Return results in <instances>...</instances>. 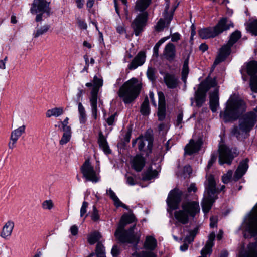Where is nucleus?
<instances>
[{
	"label": "nucleus",
	"instance_id": "e433bc0d",
	"mask_svg": "<svg viewBox=\"0 0 257 257\" xmlns=\"http://www.w3.org/2000/svg\"><path fill=\"white\" fill-rule=\"evenodd\" d=\"M216 85L217 82L215 79H208L205 81L201 82L199 86H203L202 88L207 92L210 88L215 87Z\"/></svg>",
	"mask_w": 257,
	"mask_h": 257
},
{
	"label": "nucleus",
	"instance_id": "0e129e2a",
	"mask_svg": "<svg viewBox=\"0 0 257 257\" xmlns=\"http://www.w3.org/2000/svg\"><path fill=\"white\" fill-rule=\"evenodd\" d=\"M158 130L159 132H162L163 133H165L168 130V125L162 123L159 125Z\"/></svg>",
	"mask_w": 257,
	"mask_h": 257
},
{
	"label": "nucleus",
	"instance_id": "bb28decb",
	"mask_svg": "<svg viewBox=\"0 0 257 257\" xmlns=\"http://www.w3.org/2000/svg\"><path fill=\"white\" fill-rule=\"evenodd\" d=\"M231 47V46H230L227 43V45L221 47L219 53L214 62V65H216L225 59L226 57L230 54Z\"/></svg>",
	"mask_w": 257,
	"mask_h": 257
},
{
	"label": "nucleus",
	"instance_id": "5701e85b",
	"mask_svg": "<svg viewBox=\"0 0 257 257\" xmlns=\"http://www.w3.org/2000/svg\"><path fill=\"white\" fill-rule=\"evenodd\" d=\"M163 55L165 59L169 61H173L176 57L175 45L172 43H168L164 48Z\"/></svg>",
	"mask_w": 257,
	"mask_h": 257
},
{
	"label": "nucleus",
	"instance_id": "ddd939ff",
	"mask_svg": "<svg viewBox=\"0 0 257 257\" xmlns=\"http://www.w3.org/2000/svg\"><path fill=\"white\" fill-rule=\"evenodd\" d=\"M219 162L220 165L224 163L231 164L234 157L232 152L226 146L222 145L219 148Z\"/></svg>",
	"mask_w": 257,
	"mask_h": 257
},
{
	"label": "nucleus",
	"instance_id": "aec40b11",
	"mask_svg": "<svg viewBox=\"0 0 257 257\" xmlns=\"http://www.w3.org/2000/svg\"><path fill=\"white\" fill-rule=\"evenodd\" d=\"M159 107L157 115L159 121L163 120L166 116V105L165 96L163 92H158Z\"/></svg>",
	"mask_w": 257,
	"mask_h": 257
},
{
	"label": "nucleus",
	"instance_id": "774afa93",
	"mask_svg": "<svg viewBox=\"0 0 257 257\" xmlns=\"http://www.w3.org/2000/svg\"><path fill=\"white\" fill-rule=\"evenodd\" d=\"M182 120H183V113H182V112H180L179 114H178V115L177 116L176 125L177 126H179L182 123Z\"/></svg>",
	"mask_w": 257,
	"mask_h": 257
},
{
	"label": "nucleus",
	"instance_id": "79ce46f5",
	"mask_svg": "<svg viewBox=\"0 0 257 257\" xmlns=\"http://www.w3.org/2000/svg\"><path fill=\"white\" fill-rule=\"evenodd\" d=\"M78 111L80 122L84 124L85 123L87 118L85 108L81 102L78 103Z\"/></svg>",
	"mask_w": 257,
	"mask_h": 257
},
{
	"label": "nucleus",
	"instance_id": "0eeeda50",
	"mask_svg": "<svg viewBox=\"0 0 257 257\" xmlns=\"http://www.w3.org/2000/svg\"><path fill=\"white\" fill-rule=\"evenodd\" d=\"M94 86L91 91L90 103L92 117L96 120L99 115L97 108V95L99 88L103 85V80L95 76L93 78Z\"/></svg>",
	"mask_w": 257,
	"mask_h": 257
},
{
	"label": "nucleus",
	"instance_id": "39448f33",
	"mask_svg": "<svg viewBox=\"0 0 257 257\" xmlns=\"http://www.w3.org/2000/svg\"><path fill=\"white\" fill-rule=\"evenodd\" d=\"M231 27H233V23L227 18H222L214 27H207L200 29L198 32L200 37L203 39L214 38Z\"/></svg>",
	"mask_w": 257,
	"mask_h": 257
},
{
	"label": "nucleus",
	"instance_id": "052dcab7",
	"mask_svg": "<svg viewBox=\"0 0 257 257\" xmlns=\"http://www.w3.org/2000/svg\"><path fill=\"white\" fill-rule=\"evenodd\" d=\"M70 231L72 235L75 236L78 233V227L76 225H73L70 227Z\"/></svg>",
	"mask_w": 257,
	"mask_h": 257
},
{
	"label": "nucleus",
	"instance_id": "1a4fd4ad",
	"mask_svg": "<svg viewBox=\"0 0 257 257\" xmlns=\"http://www.w3.org/2000/svg\"><path fill=\"white\" fill-rule=\"evenodd\" d=\"M252 211L243 226V229L244 231L248 232L252 236H254L257 235V217L255 216L257 215V204Z\"/></svg>",
	"mask_w": 257,
	"mask_h": 257
},
{
	"label": "nucleus",
	"instance_id": "9d476101",
	"mask_svg": "<svg viewBox=\"0 0 257 257\" xmlns=\"http://www.w3.org/2000/svg\"><path fill=\"white\" fill-rule=\"evenodd\" d=\"M81 171L83 177L87 181L96 183L100 180V176L94 169L89 160H86L81 167Z\"/></svg>",
	"mask_w": 257,
	"mask_h": 257
},
{
	"label": "nucleus",
	"instance_id": "3c124183",
	"mask_svg": "<svg viewBox=\"0 0 257 257\" xmlns=\"http://www.w3.org/2000/svg\"><path fill=\"white\" fill-rule=\"evenodd\" d=\"M233 172L232 170H229L225 174H224L222 177V181L227 184L229 183L232 178Z\"/></svg>",
	"mask_w": 257,
	"mask_h": 257
},
{
	"label": "nucleus",
	"instance_id": "49530a36",
	"mask_svg": "<svg viewBox=\"0 0 257 257\" xmlns=\"http://www.w3.org/2000/svg\"><path fill=\"white\" fill-rule=\"evenodd\" d=\"M95 251L97 257H105L104 246L101 242H97Z\"/></svg>",
	"mask_w": 257,
	"mask_h": 257
},
{
	"label": "nucleus",
	"instance_id": "37998d69",
	"mask_svg": "<svg viewBox=\"0 0 257 257\" xmlns=\"http://www.w3.org/2000/svg\"><path fill=\"white\" fill-rule=\"evenodd\" d=\"M246 29L252 35L257 36V19L249 22Z\"/></svg>",
	"mask_w": 257,
	"mask_h": 257
},
{
	"label": "nucleus",
	"instance_id": "6e6552de",
	"mask_svg": "<svg viewBox=\"0 0 257 257\" xmlns=\"http://www.w3.org/2000/svg\"><path fill=\"white\" fill-rule=\"evenodd\" d=\"M50 11L49 3L45 0H34L30 9L31 13L37 14V22L42 21V15L44 13L49 15Z\"/></svg>",
	"mask_w": 257,
	"mask_h": 257
},
{
	"label": "nucleus",
	"instance_id": "c03bdc74",
	"mask_svg": "<svg viewBox=\"0 0 257 257\" xmlns=\"http://www.w3.org/2000/svg\"><path fill=\"white\" fill-rule=\"evenodd\" d=\"M189 61L188 59H186L183 64L182 71V80L184 82H186L188 74L189 73L188 67Z\"/></svg>",
	"mask_w": 257,
	"mask_h": 257
},
{
	"label": "nucleus",
	"instance_id": "7c9ffc66",
	"mask_svg": "<svg viewBox=\"0 0 257 257\" xmlns=\"http://www.w3.org/2000/svg\"><path fill=\"white\" fill-rule=\"evenodd\" d=\"M203 86H199L198 90L195 92V101L196 105L200 107L205 101L206 90L202 88Z\"/></svg>",
	"mask_w": 257,
	"mask_h": 257
},
{
	"label": "nucleus",
	"instance_id": "cd10ccee",
	"mask_svg": "<svg viewBox=\"0 0 257 257\" xmlns=\"http://www.w3.org/2000/svg\"><path fill=\"white\" fill-rule=\"evenodd\" d=\"M131 164L136 171L140 172L145 166V159L143 156L137 155L133 159Z\"/></svg>",
	"mask_w": 257,
	"mask_h": 257
},
{
	"label": "nucleus",
	"instance_id": "4c0bfd02",
	"mask_svg": "<svg viewBox=\"0 0 257 257\" xmlns=\"http://www.w3.org/2000/svg\"><path fill=\"white\" fill-rule=\"evenodd\" d=\"M215 237V234L214 232L211 233L208 236V239L207 241L205 246L203 248L207 250L210 253L212 252V247L214 245V240Z\"/></svg>",
	"mask_w": 257,
	"mask_h": 257
},
{
	"label": "nucleus",
	"instance_id": "4be33fe9",
	"mask_svg": "<svg viewBox=\"0 0 257 257\" xmlns=\"http://www.w3.org/2000/svg\"><path fill=\"white\" fill-rule=\"evenodd\" d=\"M164 81L167 87L171 89L176 88L178 85V78L173 74L167 73L164 77Z\"/></svg>",
	"mask_w": 257,
	"mask_h": 257
},
{
	"label": "nucleus",
	"instance_id": "c9c22d12",
	"mask_svg": "<svg viewBox=\"0 0 257 257\" xmlns=\"http://www.w3.org/2000/svg\"><path fill=\"white\" fill-rule=\"evenodd\" d=\"M98 143L99 144L100 148H101L103 150L105 153H110L111 151L108 146V143L106 141L105 138L102 134V133H100L99 135Z\"/></svg>",
	"mask_w": 257,
	"mask_h": 257
},
{
	"label": "nucleus",
	"instance_id": "423d86ee",
	"mask_svg": "<svg viewBox=\"0 0 257 257\" xmlns=\"http://www.w3.org/2000/svg\"><path fill=\"white\" fill-rule=\"evenodd\" d=\"M257 121V115L253 112H250L243 116V119L240 121L239 127L234 126L232 130V134L235 136L237 139L241 140L243 138V133H247L249 132L254 125Z\"/></svg>",
	"mask_w": 257,
	"mask_h": 257
},
{
	"label": "nucleus",
	"instance_id": "f257e3e1",
	"mask_svg": "<svg viewBox=\"0 0 257 257\" xmlns=\"http://www.w3.org/2000/svg\"><path fill=\"white\" fill-rule=\"evenodd\" d=\"M135 217L133 214H124L120 221L118 228L115 232L116 239L121 243H138L139 237L134 232L135 225L131 227L128 230L124 229L127 224L134 222Z\"/></svg>",
	"mask_w": 257,
	"mask_h": 257
},
{
	"label": "nucleus",
	"instance_id": "5fc2aeb1",
	"mask_svg": "<svg viewBox=\"0 0 257 257\" xmlns=\"http://www.w3.org/2000/svg\"><path fill=\"white\" fill-rule=\"evenodd\" d=\"M69 118L66 117L65 119L63 121H61L60 123L62 125L63 131H67L69 130H71V127L68 124Z\"/></svg>",
	"mask_w": 257,
	"mask_h": 257
},
{
	"label": "nucleus",
	"instance_id": "2f4dec72",
	"mask_svg": "<svg viewBox=\"0 0 257 257\" xmlns=\"http://www.w3.org/2000/svg\"><path fill=\"white\" fill-rule=\"evenodd\" d=\"M217 197L216 196H209L208 195L207 197L205 198L202 203V210L204 213H207L210 210L212 204L217 199Z\"/></svg>",
	"mask_w": 257,
	"mask_h": 257
},
{
	"label": "nucleus",
	"instance_id": "b1692460",
	"mask_svg": "<svg viewBox=\"0 0 257 257\" xmlns=\"http://www.w3.org/2000/svg\"><path fill=\"white\" fill-rule=\"evenodd\" d=\"M14 228V222L9 220L5 223L2 228L0 236L5 239H8L12 235Z\"/></svg>",
	"mask_w": 257,
	"mask_h": 257
},
{
	"label": "nucleus",
	"instance_id": "393cba45",
	"mask_svg": "<svg viewBox=\"0 0 257 257\" xmlns=\"http://www.w3.org/2000/svg\"><path fill=\"white\" fill-rule=\"evenodd\" d=\"M202 143L199 140L197 141H194L193 140H191L185 148V152L188 155H191L200 150L201 146Z\"/></svg>",
	"mask_w": 257,
	"mask_h": 257
},
{
	"label": "nucleus",
	"instance_id": "680f3d73",
	"mask_svg": "<svg viewBox=\"0 0 257 257\" xmlns=\"http://www.w3.org/2000/svg\"><path fill=\"white\" fill-rule=\"evenodd\" d=\"M116 31L117 33L120 34H123L125 33V30L124 28V24L120 25L116 27Z\"/></svg>",
	"mask_w": 257,
	"mask_h": 257
},
{
	"label": "nucleus",
	"instance_id": "20e7f679",
	"mask_svg": "<svg viewBox=\"0 0 257 257\" xmlns=\"http://www.w3.org/2000/svg\"><path fill=\"white\" fill-rule=\"evenodd\" d=\"M141 88V85L138 83L137 79L132 78L120 87L118 95L125 104H129L138 97Z\"/></svg>",
	"mask_w": 257,
	"mask_h": 257
},
{
	"label": "nucleus",
	"instance_id": "f8f14e48",
	"mask_svg": "<svg viewBox=\"0 0 257 257\" xmlns=\"http://www.w3.org/2000/svg\"><path fill=\"white\" fill-rule=\"evenodd\" d=\"M182 195V192L179 189L175 188L171 190L166 200L168 206L173 209L177 208L181 201Z\"/></svg>",
	"mask_w": 257,
	"mask_h": 257
},
{
	"label": "nucleus",
	"instance_id": "c85d7f7f",
	"mask_svg": "<svg viewBox=\"0 0 257 257\" xmlns=\"http://www.w3.org/2000/svg\"><path fill=\"white\" fill-rule=\"evenodd\" d=\"M139 141L138 148L141 151H143L144 148L146 145L145 142H148V148L151 151V148L153 145V141L150 137H148L146 135L145 136H140L138 137L136 140L133 141V144L134 145L136 143V141Z\"/></svg>",
	"mask_w": 257,
	"mask_h": 257
},
{
	"label": "nucleus",
	"instance_id": "4d7b16f0",
	"mask_svg": "<svg viewBox=\"0 0 257 257\" xmlns=\"http://www.w3.org/2000/svg\"><path fill=\"white\" fill-rule=\"evenodd\" d=\"M88 206V203L84 201L80 209V216L83 217L87 212V208Z\"/></svg>",
	"mask_w": 257,
	"mask_h": 257
},
{
	"label": "nucleus",
	"instance_id": "6e6d98bb",
	"mask_svg": "<svg viewBox=\"0 0 257 257\" xmlns=\"http://www.w3.org/2000/svg\"><path fill=\"white\" fill-rule=\"evenodd\" d=\"M93 213L91 215V219L94 221H97L99 219V215L98 214V211L96 209V207L95 206H93Z\"/></svg>",
	"mask_w": 257,
	"mask_h": 257
},
{
	"label": "nucleus",
	"instance_id": "473e14b6",
	"mask_svg": "<svg viewBox=\"0 0 257 257\" xmlns=\"http://www.w3.org/2000/svg\"><path fill=\"white\" fill-rule=\"evenodd\" d=\"M107 194L109 196L110 198L113 201L114 205L117 207H121L123 208L128 209L127 206L123 204L117 197L115 193L113 191V190L110 188L109 190L107 191Z\"/></svg>",
	"mask_w": 257,
	"mask_h": 257
},
{
	"label": "nucleus",
	"instance_id": "a878e982",
	"mask_svg": "<svg viewBox=\"0 0 257 257\" xmlns=\"http://www.w3.org/2000/svg\"><path fill=\"white\" fill-rule=\"evenodd\" d=\"M160 171V169L158 170L156 169H153L151 165L142 174V180L146 181L157 178Z\"/></svg>",
	"mask_w": 257,
	"mask_h": 257
},
{
	"label": "nucleus",
	"instance_id": "58836bf2",
	"mask_svg": "<svg viewBox=\"0 0 257 257\" xmlns=\"http://www.w3.org/2000/svg\"><path fill=\"white\" fill-rule=\"evenodd\" d=\"M151 2V0H138L136 2V9L142 12L147 8Z\"/></svg>",
	"mask_w": 257,
	"mask_h": 257
},
{
	"label": "nucleus",
	"instance_id": "f03ea898",
	"mask_svg": "<svg viewBox=\"0 0 257 257\" xmlns=\"http://www.w3.org/2000/svg\"><path fill=\"white\" fill-rule=\"evenodd\" d=\"M246 109L244 101L238 95H231L227 102L224 112L220 113V117L225 122L235 120Z\"/></svg>",
	"mask_w": 257,
	"mask_h": 257
},
{
	"label": "nucleus",
	"instance_id": "de8ad7c7",
	"mask_svg": "<svg viewBox=\"0 0 257 257\" xmlns=\"http://www.w3.org/2000/svg\"><path fill=\"white\" fill-rule=\"evenodd\" d=\"M240 32L238 31H235L231 34L228 43L230 46H232L240 38Z\"/></svg>",
	"mask_w": 257,
	"mask_h": 257
},
{
	"label": "nucleus",
	"instance_id": "e2e57ef3",
	"mask_svg": "<svg viewBox=\"0 0 257 257\" xmlns=\"http://www.w3.org/2000/svg\"><path fill=\"white\" fill-rule=\"evenodd\" d=\"M125 177L126 179V182L128 185L133 186L136 184V181L133 177L126 176Z\"/></svg>",
	"mask_w": 257,
	"mask_h": 257
},
{
	"label": "nucleus",
	"instance_id": "864d4df0",
	"mask_svg": "<svg viewBox=\"0 0 257 257\" xmlns=\"http://www.w3.org/2000/svg\"><path fill=\"white\" fill-rule=\"evenodd\" d=\"M42 207L44 209L50 210L53 207V203L52 200H45L42 203Z\"/></svg>",
	"mask_w": 257,
	"mask_h": 257
},
{
	"label": "nucleus",
	"instance_id": "8fccbe9b",
	"mask_svg": "<svg viewBox=\"0 0 257 257\" xmlns=\"http://www.w3.org/2000/svg\"><path fill=\"white\" fill-rule=\"evenodd\" d=\"M50 28V26L48 25H44L42 27H41L40 28L38 29L36 33H34V37L37 38L39 36L43 35V34L47 32L49 29Z\"/></svg>",
	"mask_w": 257,
	"mask_h": 257
},
{
	"label": "nucleus",
	"instance_id": "13d9d810",
	"mask_svg": "<svg viewBox=\"0 0 257 257\" xmlns=\"http://www.w3.org/2000/svg\"><path fill=\"white\" fill-rule=\"evenodd\" d=\"M111 252L113 256H116L119 254L120 250L117 246L114 245L113 246Z\"/></svg>",
	"mask_w": 257,
	"mask_h": 257
},
{
	"label": "nucleus",
	"instance_id": "4468645a",
	"mask_svg": "<svg viewBox=\"0 0 257 257\" xmlns=\"http://www.w3.org/2000/svg\"><path fill=\"white\" fill-rule=\"evenodd\" d=\"M247 72L248 75L251 76L250 86L251 90L254 92H257V75H253L257 73V62L252 61L247 64Z\"/></svg>",
	"mask_w": 257,
	"mask_h": 257
},
{
	"label": "nucleus",
	"instance_id": "7ed1b4c3",
	"mask_svg": "<svg viewBox=\"0 0 257 257\" xmlns=\"http://www.w3.org/2000/svg\"><path fill=\"white\" fill-rule=\"evenodd\" d=\"M181 207L182 209L176 210L174 213L176 225L187 224L190 217L194 218L200 212L199 203L194 201L183 203Z\"/></svg>",
	"mask_w": 257,
	"mask_h": 257
},
{
	"label": "nucleus",
	"instance_id": "9b49d317",
	"mask_svg": "<svg viewBox=\"0 0 257 257\" xmlns=\"http://www.w3.org/2000/svg\"><path fill=\"white\" fill-rule=\"evenodd\" d=\"M225 186L222 185L220 189L216 187V182L212 175H209L206 176L205 182V189L208 195L209 196H216L221 191H223Z\"/></svg>",
	"mask_w": 257,
	"mask_h": 257
},
{
	"label": "nucleus",
	"instance_id": "69168bd1",
	"mask_svg": "<svg viewBox=\"0 0 257 257\" xmlns=\"http://www.w3.org/2000/svg\"><path fill=\"white\" fill-rule=\"evenodd\" d=\"M210 226L211 227L213 228V227L216 226L217 222V219L216 217H215L213 216L211 217L210 218Z\"/></svg>",
	"mask_w": 257,
	"mask_h": 257
},
{
	"label": "nucleus",
	"instance_id": "603ef678",
	"mask_svg": "<svg viewBox=\"0 0 257 257\" xmlns=\"http://www.w3.org/2000/svg\"><path fill=\"white\" fill-rule=\"evenodd\" d=\"M137 257H157V256L151 251H143L138 253Z\"/></svg>",
	"mask_w": 257,
	"mask_h": 257
},
{
	"label": "nucleus",
	"instance_id": "412c9836",
	"mask_svg": "<svg viewBox=\"0 0 257 257\" xmlns=\"http://www.w3.org/2000/svg\"><path fill=\"white\" fill-rule=\"evenodd\" d=\"M248 159H245L239 163L236 171L235 172L233 179L237 181L241 178L246 173L248 168Z\"/></svg>",
	"mask_w": 257,
	"mask_h": 257
},
{
	"label": "nucleus",
	"instance_id": "2eb2a0df",
	"mask_svg": "<svg viewBox=\"0 0 257 257\" xmlns=\"http://www.w3.org/2000/svg\"><path fill=\"white\" fill-rule=\"evenodd\" d=\"M147 14L143 13L136 17L133 22L132 27L134 29L136 36H139L140 33L143 31V28L147 21Z\"/></svg>",
	"mask_w": 257,
	"mask_h": 257
},
{
	"label": "nucleus",
	"instance_id": "ea45409f",
	"mask_svg": "<svg viewBox=\"0 0 257 257\" xmlns=\"http://www.w3.org/2000/svg\"><path fill=\"white\" fill-rule=\"evenodd\" d=\"M101 235L98 231H94L88 236V241L90 244H94L101 239Z\"/></svg>",
	"mask_w": 257,
	"mask_h": 257
},
{
	"label": "nucleus",
	"instance_id": "09e8293b",
	"mask_svg": "<svg viewBox=\"0 0 257 257\" xmlns=\"http://www.w3.org/2000/svg\"><path fill=\"white\" fill-rule=\"evenodd\" d=\"M156 70L155 68L149 67L147 71V75L149 80L154 81L156 79Z\"/></svg>",
	"mask_w": 257,
	"mask_h": 257
},
{
	"label": "nucleus",
	"instance_id": "a19ab883",
	"mask_svg": "<svg viewBox=\"0 0 257 257\" xmlns=\"http://www.w3.org/2000/svg\"><path fill=\"white\" fill-rule=\"evenodd\" d=\"M149 99L147 97H146L143 103L141 105V113L143 115H148L150 113V110L149 107Z\"/></svg>",
	"mask_w": 257,
	"mask_h": 257
},
{
	"label": "nucleus",
	"instance_id": "a211bd4d",
	"mask_svg": "<svg viewBox=\"0 0 257 257\" xmlns=\"http://www.w3.org/2000/svg\"><path fill=\"white\" fill-rule=\"evenodd\" d=\"M146 57L145 51L139 52L128 65V68L130 70H134L138 67L142 66L146 61Z\"/></svg>",
	"mask_w": 257,
	"mask_h": 257
},
{
	"label": "nucleus",
	"instance_id": "72a5a7b5",
	"mask_svg": "<svg viewBox=\"0 0 257 257\" xmlns=\"http://www.w3.org/2000/svg\"><path fill=\"white\" fill-rule=\"evenodd\" d=\"M64 112V110L63 107H54L47 111L46 113V116L47 118H50L52 116L57 117L62 115Z\"/></svg>",
	"mask_w": 257,
	"mask_h": 257
},
{
	"label": "nucleus",
	"instance_id": "338daca9",
	"mask_svg": "<svg viewBox=\"0 0 257 257\" xmlns=\"http://www.w3.org/2000/svg\"><path fill=\"white\" fill-rule=\"evenodd\" d=\"M78 24L79 25V27L82 29H86L87 27V24L85 23V22L84 20H78Z\"/></svg>",
	"mask_w": 257,
	"mask_h": 257
},
{
	"label": "nucleus",
	"instance_id": "f704fd0d",
	"mask_svg": "<svg viewBox=\"0 0 257 257\" xmlns=\"http://www.w3.org/2000/svg\"><path fill=\"white\" fill-rule=\"evenodd\" d=\"M157 240L152 236H147L144 242V246L146 249L153 250L157 246Z\"/></svg>",
	"mask_w": 257,
	"mask_h": 257
},
{
	"label": "nucleus",
	"instance_id": "c756f323",
	"mask_svg": "<svg viewBox=\"0 0 257 257\" xmlns=\"http://www.w3.org/2000/svg\"><path fill=\"white\" fill-rule=\"evenodd\" d=\"M219 105L218 89L215 88L210 95V107L213 112L217 110Z\"/></svg>",
	"mask_w": 257,
	"mask_h": 257
},
{
	"label": "nucleus",
	"instance_id": "a18cd8bd",
	"mask_svg": "<svg viewBox=\"0 0 257 257\" xmlns=\"http://www.w3.org/2000/svg\"><path fill=\"white\" fill-rule=\"evenodd\" d=\"M63 131V135L59 141L60 144L62 145L67 143L70 141L71 137V130Z\"/></svg>",
	"mask_w": 257,
	"mask_h": 257
},
{
	"label": "nucleus",
	"instance_id": "f3484780",
	"mask_svg": "<svg viewBox=\"0 0 257 257\" xmlns=\"http://www.w3.org/2000/svg\"><path fill=\"white\" fill-rule=\"evenodd\" d=\"M26 126L23 125L12 131L10 140L8 144L9 148L11 149L16 147V143L21 135L25 133Z\"/></svg>",
	"mask_w": 257,
	"mask_h": 257
},
{
	"label": "nucleus",
	"instance_id": "6ab92c4d",
	"mask_svg": "<svg viewBox=\"0 0 257 257\" xmlns=\"http://www.w3.org/2000/svg\"><path fill=\"white\" fill-rule=\"evenodd\" d=\"M238 257H257V238L248 243L245 250L241 252Z\"/></svg>",
	"mask_w": 257,
	"mask_h": 257
},
{
	"label": "nucleus",
	"instance_id": "bf43d9fd",
	"mask_svg": "<svg viewBox=\"0 0 257 257\" xmlns=\"http://www.w3.org/2000/svg\"><path fill=\"white\" fill-rule=\"evenodd\" d=\"M115 116V114H112L106 119V122L109 125H112L114 124Z\"/></svg>",
	"mask_w": 257,
	"mask_h": 257
},
{
	"label": "nucleus",
	"instance_id": "dca6fc26",
	"mask_svg": "<svg viewBox=\"0 0 257 257\" xmlns=\"http://www.w3.org/2000/svg\"><path fill=\"white\" fill-rule=\"evenodd\" d=\"M168 7H167L163 14L164 18H161L156 26V29L158 31L162 30L165 27L169 25L173 19V11L168 13Z\"/></svg>",
	"mask_w": 257,
	"mask_h": 257
}]
</instances>
